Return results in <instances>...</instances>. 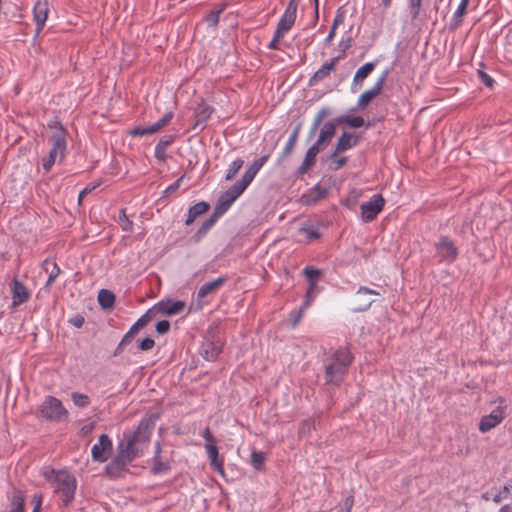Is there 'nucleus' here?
<instances>
[{"label": "nucleus", "mask_w": 512, "mask_h": 512, "mask_svg": "<svg viewBox=\"0 0 512 512\" xmlns=\"http://www.w3.org/2000/svg\"><path fill=\"white\" fill-rule=\"evenodd\" d=\"M299 233L306 239L312 240L319 237L317 229L311 225H304L299 228Z\"/></svg>", "instance_id": "4c0bfd02"}, {"label": "nucleus", "mask_w": 512, "mask_h": 512, "mask_svg": "<svg viewBox=\"0 0 512 512\" xmlns=\"http://www.w3.org/2000/svg\"><path fill=\"white\" fill-rule=\"evenodd\" d=\"M264 455L261 452L253 451L251 454V463L255 469H260L264 463Z\"/></svg>", "instance_id": "49530a36"}, {"label": "nucleus", "mask_w": 512, "mask_h": 512, "mask_svg": "<svg viewBox=\"0 0 512 512\" xmlns=\"http://www.w3.org/2000/svg\"><path fill=\"white\" fill-rule=\"evenodd\" d=\"M112 448L111 439L106 434L100 435L98 443L94 444L91 450L93 460L97 462L107 461Z\"/></svg>", "instance_id": "9b49d317"}, {"label": "nucleus", "mask_w": 512, "mask_h": 512, "mask_svg": "<svg viewBox=\"0 0 512 512\" xmlns=\"http://www.w3.org/2000/svg\"><path fill=\"white\" fill-rule=\"evenodd\" d=\"M180 182H181V178L176 180L174 183H172L171 185H169L166 189H165V193L166 194H172L174 193L180 186Z\"/></svg>", "instance_id": "bf43d9fd"}, {"label": "nucleus", "mask_w": 512, "mask_h": 512, "mask_svg": "<svg viewBox=\"0 0 512 512\" xmlns=\"http://www.w3.org/2000/svg\"><path fill=\"white\" fill-rule=\"evenodd\" d=\"M95 428V422L93 421H87L85 422L81 428H80V433L81 435L83 436H86V435H89Z\"/></svg>", "instance_id": "603ef678"}, {"label": "nucleus", "mask_w": 512, "mask_h": 512, "mask_svg": "<svg viewBox=\"0 0 512 512\" xmlns=\"http://www.w3.org/2000/svg\"><path fill=\"white\" fill-rule=\"evenodd\" d=\"M221 352V346L212 341H205L201 348V353L205 359L212 361L217 358Z\"/></svg>", "instance_id": "a878e982"}, {"label": "nucleus", "mask_w": 512, "mask_h": 512, "mask_svg": "<svg viewBox=\"0 0 512 512\" xmlns=\"http://www.w3.org/2000/svg\"><path fill=\"white\" fill-rule=\"evenodd\" d=\"M305 310H303L302 308H300V310L298 311H294L292 312L291 315L294 316V320H293V326H296L300 320V318L302 317L303 313H304Z\"/></svg>", "instance_id": "052dcab7"}, {"label": "nucleus", "mask_w": 512, "mask_h": 512, "mask_svg": "<svg viewBox=\"0 0 512 512\" xmlns=\"http://www.w3.org/2000/svg\"><path fill=\"white\" fill-rule=\"evenodd\" d=\"M303 274L306 277V280L308 282V288L307 290H310L311 292H319L320 287L318 285V281L320 277L323 274V271L321 269L315 268L313 266H306L303 269Z\"/></svg>", "instance_id": "6ab92c4d"}, {"label": "nucleus", "mask_w": 512, "mask_h": 512, "mask_svg": "<svg viewBox=\"0 0 512 512\" xmlns=\"http://www.w3.org/2000/svg\"><path fill=\"white\" fill-rule=\"evenodd\" d=\"M245 190L236 182L218 199L214 208L216 217H221Z\"/></svg>", "instance_id": "423d86ee"}, {"label": "nucleus", "mask_w": 512, "mask_h": 512, "mask_svg": "<svg viewBox=\"0 0 512 512\" xmlns=\"http://www.w3.org/2000/svg\"><path fill=\"white\" fill-rule=\"evenodd\" d=\"M468 4H469V0H461L460 1L457 9L455 10V12L451 18V27L452 28L456 29L461 25V23L463 21V17L467 11Z\"/></svg>", "instance_id": "bb28decb"}, {"label": "nucleus", "mask_w": 512, "mask_h": 512, "mask_svg": "<svg viewBox=\"0 0 512 512\" xmlns=\"http://www.w3.org/2000/svg\"><path fill=\"white\" fill-rule=\"evenodd\" d=\"M424 0H407V7L413 20L419 18Z\"/></svg>", "instance_id": "473e14b6"}, {"label": "nucleus", "mask_w": 512, "mask_h": 512, "mask_svg": "<svg viewBox=\"0 0 512 512\" xmlns=\"http://www.w3.org/2000/svg\"><path fill=\"white\" fill-rule=\"evenodd\" d=\"M96 188V185H93V186H87L85 187L80 193H79V196H78V203L81 204L82 201H83V198L89 194L90 192H92V190H94Z\"/></svg>", "instance_id": "4d7b16f0"}, {"label": "nucleus", "mask_w": 512, "mask_h": 512, "mask_svg": "<svg viewBox=\"0 0 512 512\" xmlns=\"http://www.w3.org/2000/svg\"><path fill=\"white\" fill-rule=\"evenodd\" d=\"M340 57H336L331 59L328 62H325L313 75L310 82L323 80L328 77L332 70H334L336 63L338 62Z\"/></svg>", "instance_id": "393cba45"}, {"label": "nucleus", "mask_w": 512, "mask_h": 512, "mask_svg": "<svg viewBox=\"0 0 512 512\" xmlns=\"http://www.w3.org/2000/svg\"><path fill=\"white\" fill-rule=\"evenodd\" d=\"M10 512H24V498L20 493L14 496Z\"/></svg>", "instance_id": "c03bdc74"}, {"label": "nucleus", "mask_w": 512, "mask_h": 512, "mask_svg": "<svg viewBox=\"0 0 512 512\" xmlns=\"http://www.w3.org/2000/svg\"><path fill=\"white\" fill-rule=\"evenodd\" d=\"M336 133V125L334 122H326L320 129L317 141L314 143L321 148V146L328 144Z\"/></svg>", "instance_id": "412c9836"}, {"label": "nucleus", "mask_w": 512, "mask_h": 512, "mask_svg": "<svg viewBox=\"0 0 512 512\" xmlns=\"http://www.w3.org/2000/svg\"><path fill=\"white\" fill-rule=\"evenodd\" d=\"M385 200L380 194H375L367 202H364L361 209V218L364 222L373 221L377 215L383 210Z\"/></svg>", "instance_id": "6e6552de"}, {"label": "nucleus", "mask_w": 512, "mask_h": 512, "mask_svg": "<svg viewBox=\"0 0 512 512\" xmlns=\"http://www.w3.org/2000/svg\"><path fill=\"white\" fill-rule=\"evenodd\" d=\"M319 126H320V123H318L317 121L313 120V123H312L310 131H309V137L310 138H312L315 135V133L318 130Z\"/></svg>", "instance_id": "0e129e2a"}, {"label": "nucleus", "mask_w": 512, "mask_h": 512, "mask_svg": "<svg viewBox=\"0 0 512 512\" xmlns=\"http://www.w3.org/2000/svg\"><path fill=\"white\" fill-rule=\"evenodd\" d=\"M51 149L42 160L43 169L48 172L57 161H62L66 155V131L61 125H56L50 137Z\"/></svg>", "instance_id": "7ed1b4c3"}, {"label": "nucleus", "mask_w": 512, "mask_h": 512, "mask_svg": "<svg viewBox=\"0 0 512 512\" xmlns=\"http://www.w3.org/2000/svg\"><path fill=\"white\" fill-rule=\"evenodd\" d=\"M321 148L316 144H313L306 152L304 160L299 167V172L301 174L306 173L315 163L317 154L320 152Z\"/></svg>", "instance_id": "5701e85b"}, {"label": "nucleus", "mask_w": 512, "mask_h": 512, "mask_svg": "<svg viewBox=\"0 0 512 512\" xmlns=\"http://www.w3.org/2000/svg\"><path fill=\"white\" fill-rule=\"evenodd\" d=\"M209 209L208 203L201 201L193 205L189 210L194 214L196 217L206 213Z\"/></svg>", "instance_id": "a18cd8bd"}, {"label": "nucleus", "mask_w": 512, "mask_h": 512, "mask_svg": "<svg viewBox=\"0 0 512 512\" xmlns=\"http://www.w3.org/2000/svg\"><path fill=\"white\" fill-rule=\"evenodd\" d=\"M299 132H300V125L295 127L293 132L290 134L289 139H288V141L284 147V150H283L284 156H288L292 152V150L297 142Z\"/></svg>", "instance_id": "72a5a7b5"}, {"label": "nucleus", "mask_w": 512, "mask_h": 512, "mask_svg": "<svg viewBox=\"0 0 512 512\" xmlns=\"http://www.w3.org/2000/svg\"><path fill=\"white\" fill-rule=\"evenodd\" d=\"M44 478L51 484L54 493L67 506L75 497L77 480L68 470L45 469Z\"/></svg>", "instance_id": "f03ea898"}, {"label": "nucleus", "mask_w": 512, "mask_h": 512, "mask_svg": "<svg viewBox=\"0 0 512 512\" xmlns=\"http://www.w3.org/2000/svg\"><path fill=\"white\" fill-rule=\"evenodd\" d=\"M205 449L211 466L220 474L224 475L223 461L219 458L218 448L214 443H205Z\"/></svg>", "instance_id": "aec40b11"}, {"label": "nucleus", "mask_w": 512, "mask_h": 512, "mask_svg": "<svg viewBox=\"0 0 512 512\" xmlns=\"http://www.w3.org/2000/svg\"><path fill=\"white\" fill-rule=\"evenodd\" d=\"M347 159L346 157H341L339 158L336 162H335V169L338 170L340 169L345 163H346Z\"/></svg>", "instance_id": "774afa93"}, {"label": "nucleus", "mask_w": 512, "mask_h": 512, "mask_svg": "<svg viewBox=\"0 0 512 512\" xmlns=\"http://www.w3.org/2000/svg\"><path fill=\"white\" fill-rule=\"evenodd\" d=\"M159 453H160V446H159V444H157L156 455L154 457L155 463H154V468H153L155 473H162L169 469V466L167 464L159 461Z\"/></svg>", "instance_id": "79ce46f5"}, {"label": "nucleus", "mask_w": 512, "mask_h": 512, "mask_svg": "<svg viewBox=\"0 0 512 512\" xmlns=\"http://www.w3.org/2000/svg\"><path fill=\"white\" fill-rule=\"evenodd\" d=\"M169 329H170V323L167 320L159 321L156 324V331L159 334H165L166 332L169 331Z\"/></svg>", "instance_id": "864d4df0"}, {"label": "nucleus", "mask_w": 512, "mask_h": 512, "mask_svg": "<svg viewBox=\"0 0 512 512\" xmlns=\"http://www.w3.org/2000/svg\"><path fill=\"white\" fill-rule=\"evenodd\" d=\"M171 119H172V113L167 112L157 122L147 125V126H143V127H136L130 133L132 136H144V135L154 134V133L158 132L159 130H161L166 125H168V123L171 121Z\"/></svg>", "instance_id": "2eb2a0df"}, {"label": "nucleus", "mask_w": 512, "mask_h": 512, "mask_svg": "<svg viewBox=\"0 0 512 512\" xmlns=\"http://www.w3.org/2000/svg\"><path fill=\"white\" fill-rule=\"evenodd\" d=\"M269 156L268 155H264L258 159H256L253 163L259 168L261 169L262 166L267 162Z\"/></svg>", "instance_id": "e2e57ef3"}, {"label": "nucleus", "mask_w": 512, "mask_h": 512, "mask_svg": "<svg viewBox=\"0 0 512 512\" xmlns=\"http://www.w3.org/2000/svg\"><path fill=\"white\" fill-rule=\"evenodd\" d=\"M338 121L341 123H345L346 125L352 128H359L364 125V119L361 116H342L338 119Z\"/></svg>", "instance_id": "c9c22d12"}, {"label": "nucleus", "mask_w": 512, "mask_h": 512, "mask_svg": "<svg viewBox=\"0 0 512 512\" xmlns=\"http://www.w3.org/2000/svg\"><path fill=\"white\" fill-rule=\"evenodd\" d=\"M225 282V278L219 277L211 282L203 284L198 290V298L204 299L209 294L214 293Z\"/></svg>", "instance_id": "b1692460"}, {"label": "nucleus", "mask_w": 512, "mask_h": 512, "mask_svg": "<svg viewBox=\"0 0 512 512\" xmlns=\"http://www.w3.org/2000/svg\"><path fill=\"white\" fill-rule=\"evenodd\" d=\"M244 161L240 158L235 159L229 166L227 173L225 175V179L227 181L232 180L239 170L242 168Z\"/></svg>", "instance_id": "f704fd0d"}, {"label": "nucleus", "mask_w": 512, "mask_h": 512, "mask_svg": "<svg viewBox=\"0 0 512 512\" xmlns=\"http://www.w3.org/2000/svg\"><path fill=\"white\" fill-rule=\"evenodd\" d=\"M297 2L290 0L282 17L280 18L277 28L276 37L283 38L284 35L291 29L296 19Z\"/></svg>", "instance_id": "1a4fd4ad"}, {"label": "nucleus", "mask_w": 512, "mask_h": 512, "mask_svg": "<svg viewBox=\"0 0 512 512\" xmlns=\"http://www.w3.org/2000/svg\"><path fill=\"white\" fill-rule=\"evenodd\" d=\"M185 307V302L180 300H162L154 305L151 310H154V316L157 313L167 316H173L179 314Z\"/></svg>", "instance_id": "4468645a"}, {"label": "nucleus", "mask_w": 512, "mask_h": 512, "mask_svg": "<svg viewBox=\"0 0 512 512\" xmlns=\"http://www.w3.org/2000/svg\"><path fill=\"white\" fill-rule=\"evenodd\" d=\"M351 362L352 356L347 349L341 348L337 350L333 356L332 363L326 367V381L334 384L339 383Z\"/></svg>", "instance_id": "20e7f679"}, {"label": "nucleus", "mask_w": 512, "mask_h": 512, "mask_svg": "<svg viewBox=\"0 0 512 512\" xmlns=\"http://www.w3.org/2000/svg\"><path fill=\"white\" fill-rule=\"evenodd\" d=\"M357 144V137L351 133H343L338 139L336 148L332 153L331 157L336 156L338 153L344 152L348 149H351Z\"/></svg>", "instance_id": "4be33fe9"}, {"label": "nucleus", "mask_w": 512, "mask_h": 512, "mask_svg": "<svg viewBox=\"0 0 512 512\" xmlns=\"http://www.w3.org/2000/svg\"><path fill=\"white\" fill-rule=\"evenodd\" d=\"M152 429L150 421L145 419L138 424L135 430L125 432L123 439L118 443V454L111 466L123 468L138 457L147 446Z\"/></svg>", "instance_id": "f257e3e1"}, {"label": "nucleus", "mask_w": 512, "mask_h": 512, "mask_svg": "<svg viewBox=\"0 0 512 512\" xmlns=\"http://www.w3.org/2000/svg\"><path fill=\"white\" fill-rule=\"evenodd\" d=\"M478 77L481 80V82L483 84H485L487 87L493 86V83H494L493 78L491 76H489L487 73H485L484 71L479 70Z\"/></svg>", "instance_id": "3c124183"}, {"label": "nucleus", "mask_w": 512, "mask_h": 512, "mask_svg": "<svg viewBox=\"0 0 512 512\" xmlns=\"http://www.w3.org/2000/svg\"><path fill=\"white\" fill-rule=\"evenodd\" d=\"M223 8L211 10L206 16L205 21L209 27H216L219 22V16L222 13Z\"/></svg>", "instance_id": "58836bf2"}, {"label": "nucleus", "mask_w": 512, "mask_h": 512, "mask_svg": "<svg viewBox=\"0 0 512 512\" xmlns=\"http://www.w3.org/2000/svg\"><path fill=\"white\" fill-rule=\"evenodd\" d=\"M35 500V507L32 512H39V509L41 507V496H34Z\"/></svg>", "instance_id": "338daca9"}, {"label": "nucleus", "mask_w": 512, "mask_h": 512, "mask_svg": "<svg viewBox=\"0 0 512 512\" xmlns=\"http://www.w3.org/2000/svg\"><path fill=\"white\" fill-rule=\"evenodd\" d=\"M436 255L441 261L451 263L455 261L458 255V250L454 243L447 237H442L435 245Z\"/></svg>", "instance_id": "f8f14e48"}, {"label": "nucleus", "mask_w": 512, "mask_h": 512, "mask_svg": "<svg viewBox=\"0 0 512 512\" xmlns=\"http://www.w3.org/2000/svg\"><path fill=\"white\" fill-rule=\"evenodd\" d=\"M390 73V70L386 68L379 76L377 81L375 82L374 86L363 92L357 101V107L360 109L365 108L373 98H375L378 94H380L381 90L383 89L384 83Z\"/></svg>", "instance_id": "9d476101"}, {"label": "nucleus", "mask_w": 512, "mask_h": 512, "mask_svg": "<svg viewBox=\"0 0 512 512\" xmlns=\"http://www.w3.org/2000/svg\"><path fill=\"white\" fill-rule=\"evenodd\" d=\"M119 223L122 229L126 232H131L133 229V222L130 221L125 213V210H121L119 213Z\"/></svg>", "instance_id": "37998d69"}, {"label": "nucleus", "mask_w": 512, "mask_h": 512, "mask_svg": "<svg viewBox=\"0 0 512 512\" xmlns=\"http://www.w3.org/2000/svg\"><path fill=\"white\" fill-rule=\"evenodd\" d=\"M98 302L102 308L110 309L114 305L115 296L111 291L102 289L98 293Z\"/></svg>", "instance_id": "2f4dec72"}, {"label": "nucleus", "mask_w": 512, "mask_h": 512, "mask_svg": "<svg viewBox=\"0 0 512 512\" xmlns=\"http://www.w3.org/2000/svg\"><path fill=\"white\" fill-rule=\"evenodd\" d=\"M174 139L172 136H165L161 138L155 147V157L163 161L166 157L167 148L173 143Z\"/></svg>", "instance_id": "7c9ffc66"}, {"label": "nucleus", "mask_w": 512, "mask_h": 512, "mask_svg": "<svg viewBox=\"0 0 512 512\" xmlns=\"http://www.w3.org/2000/svg\"><path fill=\"white\" fill-rule=\"evenodd\" d=\"M218 218L219 217H216L215 214L213 213L212 216L202 224V226L198 229L196 233V237L198 240L212 228V226L215 224Z\"/></svg>", "instance_id": "e433bc0d"}, {"label": "nucleus", "mask_w": 512, "mask_h": 512, "mask_svg": "<svg viewBox=\"0 0 512 512\" xmlns=\"http://www.w3.org/2000/svg\"><path fill=\"white\" fill-rule=\"evenodd\" d=\"M376 66V63L374 62H367L364 65H362L360 68L357 69L352 85L351 90L355 92L359 88L362 87L363 81L368 77V75L374 70Z\"/></svg>", "instance_id": "a211bd4d"}, {"label": "nucleus", "mask_w": 512, "mask_h": 512, "mask_svg": "<svg viewBox=\"0 0 512 512\" xmlns=\"http://www.w3.org/2000/svg\"><path fill=\"white\" fill-rule=\"evenodd\" d=\"M351 43H352V39L351 37H347V38H343L340 43H339V48L341 49V51L343 53H345V51L350 48L351 46Z\"/></svg>", "instance_id": "6e6d98bb"}, {"label": "nucleus", "mask_w": 512, "mask_h": 512, "mask_svg": "<svg viewBox=\"0 0 512 512\" xmlns=\"http://www.w3.org/2000/svg\"><path fill=\"white\" fill-rule=\"evenodd\" d=\"M331 114V110L328 107H322L317 114L314 117V120L318 123H322L325 117L329 116Z\"/></svg>", "instance_id": "09e8293b"}, {"label": "nucleus", "mask_w": 512, "mask_h": 512, "mask_svg": "<svg viewBox=\"0 0 512 512\" xmlns=\"http://www.w3.org/2000/svg\"><path fill=\"white\" fill-rule=\"evenodd\" d=\"M36 415L47 421L62 422L67 419L68 411L59 399L47 396L39 406Z\"/></svg>", "instance_id": "39448f33"}, {"label": "nucleus", "mask_w": 512, "mask_h": 512, "mask_svg": "<svg viewBox=\"0 0 512 512\" xmlns=\"http://www.w3.org/2000/svg\"><path fill=\"white\" fill-rule=\"evenodd\" d=\"M372 295H380V293L367 287H360L353 298V310L356 312L366 311L374 302V300L370 298Z\"/></svg>", "instance_id": "ddd939ff"}, {"label": "nucleus", "mask_w": 512, "mask_h": 512, "mask_svg": "<svg viewBox=\"0 0 512 512\" xmlns=\"http://www.w3.org/2000/svg\"><path fill=\"white\" fill-rule=\"evenodd\" d=\"M212 109L209 106H200L196 110L197 123H204L211 115Z\"/></svg>", "instance_id": "ea45409f"}, {"label": "nucleus", "mask_w": 512, "mask_h": 512, "mask_svg": "<svg viewBox=\"0 0 512 512\" xmlns=\"http://www.w3.org/2000/svg\"><path fill=\"white\" fill-rule=\"evenodd\" d=\"M73 403L78 407H86L90 404V399L87 395L74 392L71 395Z\"/></svg>", "instance_id": "a19ab883"}, {"label": "nucleus", "mask_w": 512, "mask_h": 512, "mask_svg": "<svg viewBox=\"0 0 512 512\" xmlns=\"http://www.w3.org/2000/svg\"><path fill=\"white\" fill-rule=\"evenodd\" d=\"M259 168L252 163L244 172L242 178L238 180L236 183L240 185L244 190L250 185V183L253 181L257 173L259 172Z\"/></svg>", "instance_id": "c85d7f7f"}, {"label": "nucleus", "mask_w": 512, "mask_h": 512, "mask_svg": "<svg viewBox=\"0 0 512 512\" xmlns=\"http://www.w3.org/2000/svg\"><path fill=\"white\" fill-rule=\"evenodd\" d=\"M11 294H12V308H16L21 304L28 301L30 298L29 290L16 278L13 280L11 285Z\"/></svg>", "instance_id": "f3484780"}, {"label": "nucleus", "mask_w": 512, "mask_h": 512, "mask_svg": "<svg viewBox=\"0 0 512 512\" xmlns=\"http://www.w3.org/2000/svg\"><path fill=\"white\" fill-rule=\"evenodd\" d=\"M43 268L48 273V279L46 281L45 287L49 288L59 276L61 270L56 263L50 262L48 260L44 261Z\"/></svg>", "instance_id": "cd10ccee"}, {"label": "nucleus", "mask_w": 512, "mask_h": 512, "mask_svg": "<svg viewBox=\"0 0 512 512\" xmlns=\"http://www.w3.org/2000/svg\"><path fill=\"white\" fill-rule=\"evenodd\" d=\"M281 38H277L276 37V31L274 32V36L272 38V40L270 41V43L268 44V48L269 49H272V50H276L278 49V42L280 41Z\"/></svg>", "instance_id": "680f3d73"}, {"label": "nucleus", "mask_w": 512, "mask_h": 512, "mask_svg": "<svg viewBox=\"0 0 512 512\" xmlns=\"http://www.w3.org/2000/svg\"><path fill=\"white\" fill-rule=\"evenodd\" d=\"M506 415V405L501 400L500 404L495 407L490 414L485 415L481 418L479 423V430L483 433L490 431L499 425Z\"/></svg>", "instance_id": "0eeeda50"}, {"label": "nucleus", "mask_w": 512, "mask_h": 512, "mask_svg": "<svg viewBox=\"0 0 512 512\" xmlns=\"http://www.w3.org/2000/svg\"><path fill=\"white\" fill-rule=\"evenodd\" d=\"M154 316V310L149 309L144 315H142L136 323L132 325L129 332L126 334L125 338L129 335L136 334L141 328L145 327Z\"/></svg>", "instance_id": "c756f323"}, {"label": "nucleus", "mask_w": 512, "mask_h": 512, "mask_svg": "<svg viewBox=\"0 0 512 512\" xmlns=\"http://www.w3.org/2000/svg\"><path fill=\"white\" fill-rule=\"evenodd\" d=\"M509 496V486H504L503 489L499 492H497L493 496V501L495 503L501 502L503 499H506Z\"/></svg>", "instance_id": "de8ad7c7"}, {"label": "nucleus", "mask_w": 512, "mask_h": 512, "mask_svg": "<svg viewBox=\"0 0 512 512\" xmlns=\"http://www.w3.org/2000/svg\"><path fill=\"white\" fill-rule=\"evenodd\" d=\"M319 292H311L310 293V290H307L306 291V295H305V299L303 301V304H302V309L303 310H306L312 303V301L314 300V298L316 297V295L318 294Z\"/></svg>", "instance_id": "8fccbe9b"}, {"label": "nucleus", "mask_w": 512, "mask_h": 512, "mask_svg": "<svg viewBox=\"0 0 512 512\" xmlns=\"http://www.w3.org/2000/svg\"><path fill=\"white\" fill-rule=\"evenodd\" d=\"M154 340L152 338H145L140 343V349L142 351H148L151 350L154 347Z\"/></svg>", "instance_id": "5fc2aeb1"}, {"label": "nucleus", "mask_w": 512, "mask_h": 512, "mask_svg": "<svg viewBox=\"0 0 512 512\" xmlns=\"http://www.w3.org/2000/svg\"><path fill=\"white\" fill-rule=\"evenodd\" d=\"M203 437L204 439L206 440V443H214V440H213V436L209 430V428H206L204 430V434H203Z\"/></svg>", "instance_id": "69168bd1"}, {"label": "nucleus", "mask_w": 512, "mask_h": 512, "mask_svg": "<svg viewBox=\"0 0 512 512\" xmlns=\"http://www.w3.org/2000/svg\"><path fill=\"white\" fill-rule=\"evenodd\" d=\"M344 21V16L341 12L338 11V13L336 14L334 20H333V25H332V28L333 30H336V28L342 24Z\"/></svg>", "instance_id": "13d9d810"}, {"label": "nucleus", "mask_w": 512, "mask_h": 512, "mask_svg": "<svg viewBox=\"0 0 512 512\" xmlns=\"http://www.w3.org/2000/svg\"><path fill=\"white\" fill-rule=\"evenodd\" d=\"M49 14L48 0H38L33 8L36 33L39 34L45 26Z\"/></svg>", "instance_id": "dca6fc26"}]
</instances>
